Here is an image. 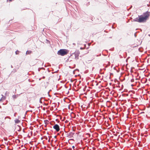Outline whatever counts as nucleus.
<instances>
[{
	"label": "nucleus",
	"instance_id": "obj_1",
	"mask_svg": "<svg viewBox=\"0 0 150 150\" xmlns=\"http://www.w3.org/2000/svg\"><path fill=\"white\" fill-rule=\"evenodd\" d=\"M150 16V12L147 11L143 13L142 15L139 16L138 17L134 19L133 21L139 23H144L149 19Z\"/></svg>",
	"mask_w": 150,
	"mask_h": 150
},
{
	"label": "nucleus",
	"instance_id": "obj_2",
	"mask_svg": "<svg viewBox=\"0 0 150 150\" xmlns=\"http://www.w3.org/2000/svg\"><path fill=\"white\" fill-rule=\"evenodd\" d=\"M150 16V12L147 11L143 13L142 15L139 16L138 17L134 19L133 21L139 23H144L149 19Z\"/></svg>",
	"mask_w": 150,
	"mask_h": 150
},
{
	"label": "nucleus",
	"instance_id": "obj_3",
	"mask_svg": "<svg viewBox=\"0 0 150 150\" xmlns=\"http://www.w3.org/2000/svg\"><path fill=\"white\" fill-rule=\"evenodd\" d=\"M67 50L66 49H60L57 52V54L59 55L62 56H64L67 54Z\"/></svg>",
	"mask_w": 150,
	"mask_h": 150
},
{
	"label": "nucleus",
	"instance_id": "obj_4",
	"mask_svg": "<svg viewBox=\"0 0 150 150\" xmlns=\"http://www.w3.org/2000/svg\"><path fill=\"white\" fill-rule=\"evenodd\" d=\"M53 128L57 132H58L60 130L59 126L57 124H55L53 126Z\"/></svg>",
	"mask_w": 150,
	"mask_h": 150
},
{
	"label": "nucleus",
	"instance_id": "obj_5",
	"mask_svg": "<svg viewBox=\"0 0 150 150\" xmlns=\"http://www.w3.org/2000/svg\"><path fill=\"white\" fill-rule=\"evenodd\" d=\"M79 52L78 51H76L73 54L75 56V59L76 60H77L79 59Z\"/></svg>",
	"mask_w": 150,
	"mask_h": 150
},
{
	"label": "nucleus",
	"instance_id": "obj_6",
	"mask_svg": "<svg viewBox=\"0 0 150 150\" xmlns=\"http://www.w3.org/2000/svg\"><path fill=\"white\" fill-rule=\"evenodd\" d=\"M74 134V133L72 132H70L67 134V136L69 138L73 137V135Z\"/></svg>",
	"mask_w": 150,
	"mask_h": 150
},
{
	"label": "nucleus",
	"instance_id": "obj_7",
	"mask_svg": "<svg viewBox=\"0 0 150 150\" xmlns=\"http://www.w3.org/2000/svg\"><path fill=\"white\" fill-rule=\"evenodd\" d=\"M1 96H2V97L1 98V99L0 100V101L1 100H5L6 97L5 96H3L2 95Z\"/></svg>",
	"mask_w": 150,
	"mask_h": 150
},
{
	"label": "nucleus",
	"instance_id": "obj_8",
	"mask_svg": "<svg viewBox=\"0 0 150 150\" xmlns=\"http://www.w3.org/2000/svg\"><path fill=\"white\" fill-rule=\"evenodd\" d=\"M20 121L17 119H16L15 120V122L16 123H18Z\"/></svg>",
	"mask_w": 150,
	"mask_h": 150
},
{
	"label": "nucleus",
	"instance_id": "obj_9",
	"mask_svg": "<svg viewBox=\"0 0 150 150\" xmlns=\"http://www.w3.org/2000/svg\"><path fill=\"white\" fill-rule=\"evenodd\" d=\"M32 52L30 51H27L26 52V54H30Z\"/></svg>",
	"mask_w": 150,
	"mask_h": 150
},
{
	"label": "nucleus",
	"instance_id": "obj_10",
	"mask_svg": "<svg viewBox=\"0 0 150 150\" xmlns=\"http://www.w3.org/2000/svg\"><path fill=\"white\" fill-rule=\"evenodd\" d=\"M12 97L14 98H15L16 97V96L15 95H13Z\"/></svg>",
	"mask_w": 150,
	"mask_h": 150
},
{
	"label": "nucleus",
	"instance_id": "obj_11",
	"mask_svg": "<svg viewBox=\"0 0 150 150\" xmlns=\"http://www.w3.org/2000/svg\"><path fill=\"white\" fill-rule=\"evenodd\" d=\"M75 147V146H72V148H73V149H74Z\"/></svg>",
	"mask_w": 150,
	"mask_h": 150
},
{
	"label": "nucleus",
	"instance_id": "obj_12",
	"mask_svg": "<svg viewBox=\"0 0 150 150\" xmlns=\"http://www.w3.org/2000/svg\"><path fill=\"white\" fill-rule=\"evenodd\" d=\"M16 113H15L14 114V116L15 117H16Z\"/></svg>",
	"mask_w": 150,
	"mask_h": 150
},
{
	"label": "nucleus",
	"instance_id": "obj_13",
	"mask_svg": "<svg viewBox=\"0 0 150 150\" xmlns=\"http://www.w3.org/2000/svg\"><path fill=\"white\" fill-rule=\"evenodd\" d=\"M71 149L69 148L68 150H71Z\"/></svg>",
	"mask_w": 150,
	"mask_h": 150
},
{
	"label": "nucleus",
	"instance_id": "obj_14",
	"mask_svg": "<svg viewBox=\"0 0 150 150\" xmlns=\"http://www.w3.org/2000/svg\"><path fill=\"white\" fill-rule=\"evenodd\" d=\"M83 49V48H82V47H81V48H80V49H81V50H82V49Z\"/></svg>",
	"mask_w": 150,
	"mask_h": 150
},
{
	"label": "nucleus",
	"instance_id": "obj_15",
	"mask_svg": "<svg viewBox=\"0 0 150 150\" xmlns=\"http://www.w3.org/2000/svg\"><path fill=\"white\" fill-rule=\"evenodd\" d=\"M12 0H9V1H11Z\"/></svg>",
	"mask_w": 150,
	"mask_h": 150
},
{
	"label": "nucleus",
	"instance_id": "obj_16",
	"mask_svg": "<svg viewBox=\"0 0 150 150\" xmlns=\"http://www.w3.org/2000/svg\"><path fill=\"white\" fill-rule=\"evenodd\" d=\"M42 78H43V79H44V78H45V76H43V77H42Z\"/></svg>",
	"mask_w": 150,
	"mask_h": 150
},
{
	"label": "nucleus",
	"instance_id": "obj_17",
	"mask_svg": "<svg viewBox=\"0 0 150 150\" xmlns=\"http://www.w3.org/2000/svg\"><path fill=\"white\" fill-rule=\"evenodd\" d=\"M7 93V92H6V93H5V95H6V93Z\"/></svg>",
	"mask_w": 150,
	"mask_h": 150
},
{
	"label": "nucleus",
	"instance_id": "obj_18",
	"mask_svg": "<svg viewBox=\"0 0 150 150\" xmlns=\"http://www.w3.org/2000/svg\"><path fill=\"white\" fill-rule=\"evenodd\" d=\"M64 1H68V0H64Z\"/></svg>",
	"mask_w": 150,
	"mask_h": 150
},
{
	"label": "nucleus",
	"instance_id": "obj_19",
	"mask_svg": "<svg viewBox=\"0 0 150 150\" xmlns=\"http://www.w3.org/2000/svg\"><path fill=\"white\" fill-rule=\"evenodd\" d=\"M16 54H17V51H16Z\"/></svg>",
	"mask_w": 150,
	"mask_h": 150
}]
</instances>
